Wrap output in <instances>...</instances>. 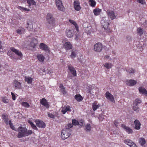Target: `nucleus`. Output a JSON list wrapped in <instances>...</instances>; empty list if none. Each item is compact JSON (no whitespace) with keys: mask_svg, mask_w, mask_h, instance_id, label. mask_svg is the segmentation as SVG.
Here are the masks:
<instances>
[{"mask_svg":"<svg viewBox=\"0 0 147 147\" xmlns=\"http://www.w3.org/2000/svg\"><path fill=\"white\" fill-rule=\"evenodd\" d=\"M91 126L90 124L87 123L84 129L86 131H90L91 130Z\"/></svg>","mask_w":147,"mask_h":147,"instance_id":"cd10ccee","label":"nucleus"},{"mask_svg":"<svg viewBox=\"0 0 147 147\" xmlns=\"http://www.w3.org/2000/svg\"><path fill=\"white\" fill-rule=\"evenodd\" d=\"M5 122V123L7 124L8 125L9 124V121H8V119H7V120H4Z\"/></svg>","mask_w":147,"mask_h":147,"instance_id":"680f3d73","label":"nucleus"},{"mask_svg":"<svg viewBox=\"0 0 147 147\" xmlns=\"http://www.w3.org/2000/svg\"><path fill=\"white\" fill-rule=\"evenodd\" d=\"M72 127V125L71 123L66 125L65 128L61 131V137L63 140L68 138L71 134V130L70 128Z\"/></svg>","mask_w":147,"mask_h":147,"instance_id":"f257e3e1","label":"nucleus"},{"mask_svg":"<svg viewBox=\"0 0 147 147\" xmlns=\"http://www.w3.org/2000/svg\"><path fill=\"white\" fill-rule=\"evenodd\" d=\"M9 125L10 127L12 128L13 130H15V128L14 127V126L13 125V124L11 123V120L9 121Z\"/></svg>","mask_w":147,"mask_h":147,"instance_id":"3c124183","label":"nucleus"},{"mask_svg":"<svg viewBox=\"0 0 147 147\" xmlns=\"http://www.w3.org/2000/svg\"><path fill=\"white\" fill-rule=\"evenodd\" d=\"M1 42L0 41V49H1Z\"/></svg>","mask_w":147,"mask_h":147,"instance_id":"338daca9","label":"nucleus"},{"mask_svg":"<svg viewBox=\"0 0 147 147\" xmlns=\"http://www.w3.org/2000/svg\"><path fill=\"white\" fill-rule=\"evenodd\" d=\"M137 1L138 2L142 4H144L145 3L144 0H137Z\"/></svg>","mask_w":147,"mask_h":147,"instance_id":"6e6d98bb","label":"nucleus"},{"mask_svg":"<svg viewBox=\"0 0 147 147\" xmlns=\"http://www.w3.org/2000/svg\"><path fill=\"white\" fill-rule=\"evenodd\" d=\"M74 31L73 30L67 29L66 30V35L69 38L72 37L73 35Z\"/></svg>","mask_w":147,"mask_h":147,"instance_id":"dca6fc26","label":"nucleus"},{"mask_svg":"<svg viewBox=\"0 0 147 147\" xmlns=\"http://www.w3.org/2000/svg\"><path fill=\"white\" fill-rule=\"evenodd\" d=\"M18 130L19 133L18 135V137L19 138L27 136L32 133V130H29L27 131V129L25 127H19L18 128Z\"/></svg>","mask_w":147,"mask_h":147,"instance_id":"f03ea898","label":"nucleus"},{"mask_svg":"<svg viewBox=\"0 0 147 147\" xmlns=\"http://www.w3.org/2000/svg\"><path fill=\"white\" fill-rule=\"evenodd\" d=\"M13 83L15 88L16 89H21V84L17 80H14L13 82Z\"/></svg>","mask_w":147,"mask_h":147,"instance_id":"a211bd4d","label":"nucleus"},{"mask_svg":"<svg viewBox=\"0 0 147 147\" xmlns=\"http://www.w3.org/2000/svg\"><path fill=\"white\" fill-rule=\"evenodd\" d=\"M104 66L107 69H109L111 68L112 66V64L111 63H106L104 65Z\"/></svg>","mask_w":147,"mask_h":147,"instance_id":"e433bc0d","label":"nucleus"},{"mask_svg":"<svg viewBox=\"0 0 147 147\" xmlns=\"http://www.w3.org/2000/svg\"><path fill=\"white\" fill-rule=\"evenodd\" d=\"M139 142L141 146H143L145 143L146 141L144 138H141L139 140Z\"/></svg>","mask_w":147,"mask_h":147,"instance_id":"72a5a7b5","label":"nucleus"},{"mask_svg":"<svg viewBox=\"0 0 147 147\" xmlns=\"http://www.w3.org/2000/svg\"><path fill=\"white\" fill-rule=\"evenodd\" d=\"M133 142L130 139H126L124 141V142L125 144H127L129 146L132 143H133Z\"/></svg>","mask_w":147,"mask_h":147,"instance_id":"7c9ffc66","label":"nucleus"},{"mask_svg":"<svg viewBox=\"0 0 147 147\" xmlns=\"http://www.w3.org/2000/svg\"><path fill=\"white\" fill-rule=\"evenodd\" d=\"M102 49V45L101 43L98 42L95 44L94 46L93 50L94 51L97 52H100Z\"/></svg>","mask_w":147,"mask_h":147,"instance_id":"20e7f679","label":"nucleus"},{"mask_svg":"<svg viewBox=\"0 0 147 147\" xmlns=\"http://www.w3.org/2000/svg\"><path fill=\"white\" fill-rule=\"evenodd\" d=\"M37 40L35 38H33L31 40L30 43V45L33 48H34L37 43Z\"/></svg>","mask_w":147,"mask_h":147,"instance_id":"4be33fe9","label":"nucleus"},{"mask_svg":"<svg viewBox=\"0 0 147 147\" xmlns=\"http://www.w3.org/2000/svg\"><path fill=\"white\" fill-rule=\"evenodd\" d=\"M109 21L108 20H106V18H104L101 21L102 26L104 28L105 30L108 32H110V30L108 28L109 24Z\"/></svg>","mask_w":147,"mask_h":147,"instance_id":"7ed1b4c3","label":"nucleus"},{"mask_svg":"<svg viewBox=\"0 0 147 147\" xmlns=\"http://www.w3.org/2000/svg\"><path fill=\"white\" fill-rule=\"evenodd\" d=\"M2 101L5 103H7L9 102V100L6 97L2 98Z\"/></svg>","mask_w":147,"mask_h":147,"instance_id":"37998d69","label":"nucleus"},{"mask_svg":"<svg viewBox=\"0 0 147 147\" xmlns=\"http://www.w3.org/2000/svg\"><path fill=\"white\" fill-rule=\"evenodd\" d=\"M75 99L78 101L80 102L82 101L83 98L80 94H76L75 96Z\"/></svg>","mask_w":147,"mask_h":147,"instance_id":"c85d7f7f","label":"nucleus"},{"mask_svg":"<svg viewBox=\"0 0 147 147\" xmlns=\"http://www.w3.org/2000/svg\"><path fill=\"white\" fill-rule=\"evenodd\" d=\"M109 55H106L105 57V58L106 59H108L109 58Z\"/></svg>","mask_w":147,"mask_h":147,"instance_id":"69168bd1","label":"nucleus"},{"mask_svg":"<svg viewBox=\"0 0 147 147\" xmlns=\"http://www.w3.org/2000/svg\"><path fill=\"white\" fill-rule=\"evenodd\" d=\"M33 78L30 77H25V80L28 84L31 83L32 81Z\"/></svg>","mask_w":147,"mask_h":147,"instance_id":"f704fd0d","label":"nucleus"},{"mask_svg":"<svg viewBox=\"0 0 147 147\" xmlns=\"http://www.w3.org/2000/svg\"><path fill=\"white\" fill-rule=\"evenodd\" d=\"M68 111H71L70 107L69 106H66L65 107L62 109L61 112L62 113L64 114Z\"/></svg>","mask_w":147,"mask_h":147,"instance_id":"b1692460","label":"nucleus"},{"mask_svg":"<svg viewBox=\"0 0 147 147\" xmlns=\"http://www.w3.org/2000/svg\"><path fill=\"white\" fill-rule=\"evenodd\" d=\"M101 11V9L99 8L95 9L93 10V13L95 16H98L100 14Z\"/></svg>","mask_w":147,"mask_h":147,"instance_id":"a878e982","label":"nucleus"},{"mask_svg":"<svg viewBox=\"0 0 147 147\" xmlns=\"http://www.w3.org/2000/svg\"><path fill=\"white\" fill-rule=\"evenodd\" d=\"M48 116L49 117L51 118L54 119L55 117V115H54L52 113H51L50 112L48 113Z\"/></svg>","mask_w":147,"mask_h":147,"instance_id":"a18cd8bd","label":"nucleus"},{"mask_svg":"<svg viewBox=\"0 0 147 147\" xmlns=\"http://www.w3.org/2000/svg\"><path fill=\"white\" fill-rule=\"evenodd\" d=\"M130 147H137V146H136V144L135 143H134V142L132 143V144L131 145H130Z\"/></svg>","mask_w":147,"mask_h":147,"instance_id":"13d9d810","label":"nucleus"},{"mask_svg":"<svg viewBox=\"0 0 147 147\" xmlns=\"http://www.w3.org/2000/svg\"><path fill=\"white\" fill-rule=\"evenodd\" d=\"M19 9L21 10H23L24 11H29L30 9H27L26 8H24L21 6H19Z\"/></svg>","mask_w":147,"mask_h":147,"instance_id":"de8ad7c7","label":"nucleus"},{"mask_svg":"<svg viewBox=\"0 0 147 147\" xmlns=\"http://www.w3.org/2000/svg\"><path fill=\"white\" fill-rule=\"evenodd\" d=\"M133 109L134 111L137 112H138L139 111V108L138 107V105H137L136 104L133 103Z\"/></svg>","mask_w":147,"mask_h":147,"instance_id":"c756f323","label":"nucleus"},{"mask_svg":"<svg viewBox=\"0 0 147 147\" xmlns=\"http://www.w3.org/2000/svg\"><path fill=\"white\" fill-rule=\"evenodd\" d=\"M37 57L38 60L41 62H43L44 61L45 57L42 54L38 55H37Z\"/></svg>","mask_w":147,"mask_h":147,"instance_id":"393cba45","label":"nucleus"},{"mask_svg":"<svg viewBox=\"0 0 147 147\" xmlns=\"http://www.w3.org/2000/svg\"><path fill=\"white\" fill-rule=\"evenodd\" d=\"M11 94L12 96V99L13 100H15L16 99V96L15 95L13 92H11Z\"/></svg>","mask_w":147,"mask_h":147,"instance_id":"4d7b16f0","label":"nucleus"},{"mask_svg":"<svg viewBox=\"0 0 147 147\" xmlns=\"http://www.w3.org/2000/svg\"><path fill=\"white\" fill-rule=\"evenodd\" d=\"M31 126L33 129L35 130H38V129L37 128L36 126L34 124L32 125H31Z\"/></svg>","mask_w":147,"mask_h":147,"instance_id":"bf43d9fd","label":"nucleus"},{"mask_svg":"<svg viewBox=\"0 0 147 147\" xmlns=\"http://www.w3.org/2000/svg\"><path fill=\"white\" fill-rule=\"evenodd\" d=\"M63 46L64 48L66 50H69L72 48V44L69 42H65L64 43Z\"/></svg>","mask_w":147,"mask_h":147,"instance_id":"9b49d317","label":"nucleus"},{"mask_svg":"<svg viewBox=\"0 0 147 147\" xmlns=\"http://www.w3.org/2000/svg\"><path fill=\"white\" fill-rule=\"evenodd\" d=\"M36 125L40 128H44L45 127V123L42 121L39 120H36Z\"/></svg>","mask_w":147,"mask_h":147,"instance_id":"6e6552de","label":"nucleus"},{"mask_svg":"<svg viewBox=\"0 0 147 147\" xmlns=\"http://www.w3.org/2000/svg\"><path fill=\"white\" fill-rule=\"evenodd\" d=\"M121 126L128 134H132L133 133L132 130L129 127L123 124H121Z\"/></svg>","mask_w":147,"mask_h":147,"instance_id":"9d476101","label":"nucleus"},{"mask_svg":"<svg viewBox=\"0 0 147 147\" xmlns=\"http://www.w3.org/2000/svg\"><path fill=\"white\" fill-rule=\"evenodd\" d=\"M139 91L140 93L143 94H146L147 91L143 87L139 88Z\"/></svg>","mask_w":147,"mask_h":147,"instance_id":"412c9836","label":"nucleus"},{"mask_svg":"<svg viewBox=\"0 0 147 147\" xmlns=\"http://www.w3.org/2000/svg\"><path fill=\"white\" fill-rule=\"evenodd\" d=\"M141 102L142 101L139 98H137L136 99L133 103L135 104H136L137 105H138V104L141 103Z\"/></svg>","mask_w":147,"mask_h":147,"instance_id":"58836bf2","label":"nucleus"},{"mask_svg":"<svg viewBox=\"0 0 147 147\" xmlns=\"http://www.w3.org/2000/svg\"><path fill=\"white\" fill-rule=\"evenodd\" d=\"M40 103L46 108H48L49 107V105L47 102L45 98H43L40 100Z\"/></svg>","mask_w":147,"mask_h":147,"instance_id":"f3484780","label":"nucleus"},{"mask_svg":"<svg viewBox=\"0 0 147 147\" xmlns=\"http://www.w3.org/2000/svg\"><path fill=\"white\" fill-rule=\"evenodd\" d=\"M47 22L51 24H53L55 22V20L53 15L50 13H48L47 17Z\"/></svg>","mask_w":147,"mask_h":147,"instance_id":"39448f33","label":"nucleus"},{"mask_svg":"<svg viewBox=\"0 0 147 147\" xmlns=\"http://www.w3.org/2000/svg\"><path fill=\"white\" fill-rule=\"evenodd\" d=\"M80 4V3L78 1H75L74 2V7L75 9L77 11L80 10L81 9Z\"/></svg>","mask_w":147,"mask_h":147,"instance_id":"f8f14e48","label":"nucleus"},{"mask_svg":"<svg viewBox=\"0 0 147 147\" xmlns=\"http://www.w3.org/2000/svg\"><path fill=\"white\" fill-rule=\"evenodd\" d=\"M92 92L91 90L89 91V93L90 94H91L92 95H94V94H96V93L98 92L99 89L98 88H95L94 89L92 90Z\"/></svg>","mask_w":147,"mask_h":147,"instance_id":"bb28decb","label":"nucleus"},{"mask_svg":"<svg viewBox=\"0 0 147 147\" xmlns=\"http://www.w3.org/2000/svg\"><path fill=\"white\" fill-rule=\"evenodd\" d=\"M28 123H29L31 125H32L33 124L32 122L30 120H28Z\"/></svg>","mask_w":147,"mask_h":147,"instance_id":"0e129e2a","label":"nucleus"},{"mask_svg":"<svg viewBox=\"0 0 147 147\" xmlns=\"http://www.w3.org/2000/svg\"><path fill=\"white\" fill-rule=\"evenodd\" d=\"M135 125V128L136 130H139L140 129L141 123L138 120H136L134 121Z\"/></svg>","mask_w":147,"mask_h":147,"instance_id":"aec40b11","label":"nucleus"},{"mask_svg":"<svg viewBox=\"0 0 147 147\" xmlns=\"http://www.w3.org/2000/svg\"><path fill=\"white\" fill-rule=\"evenodd\" d=\"M92 109L94 111L96 110L99 107V106L95 103H93L92 105Z\"/></svg>","mask_w":147,"mask_h":147,"instance_id":"a19ab883","label":"nucleus"},{"mask_svg":"<svg viewBox=\"0 0 147 147\" xmlns=\"http://www.w3.org/2000/svg\"><path fill=\"white\" fill-rule=\"evenodd\" d=\"M40 48L46 52H49V49L47 45L44 43H41L40 45Z\"/></svg>","mask_w":147,"mask_h":147,"instance_id":"4468645a","label":"nucleus"},{"mask_svg":"<svg viewBox=\"0 0 147 147\" xmlns=\"http://www.w3.org/2000/svg\"><path fill=\"white\" fill-rule=\"evenodd\" d=\"M103 118L102 117L101 118H100V119L101 120H103Z\"/></svg>","mask_w":147,"mask_h":147,"instance_id":"774afa93","label":"nucleus"},{"mask_svg":"<svg viewBox=\"0 0 147 147\" xmlns=\"http://www.w3.org/2000/svg\"><path fill=\"white\" fill-rule=\"evenodd\" d=\"M55 3L58 9L61 11H63L64 8L61 0H55Z\"/></svg>","mask_w":147,"mask_h":147,"instance_id":"423d86ee","label":"nucleus"},{"mask_svg":"<svg viewBox=\"0 0 147 147\" xmlns=\"http://www.w3.org/2000/svg\"><path fill=\"white\" fill-rule=\"evenodd\" d=\"M76 53L74 51H72L70 55V57L72 58H74L76 57Z\"/></svg>","mask_w":147,"mask_h":147,"instance_id":"603ef678","label":"nucleus"},{"mask_svg":"<svg viewBox=\"0 0 147 147\" xmlns=\"http://www.w3.org/2000/svg\"><path fill=\"white\" fill-rule=\"evenodd\" d=\"M27 1L29 4V6H30L31 5H36V2L33 0H27Z\"/></svg>","mask_w":147,"mask_h":147,"instance_id":"473e14b6","label":"nucleus"},{"mask_svg":"<svg viewBox=\"0 0 147 147\" xmlns=\"http://www.w3.org/2000/svg\"><path fill=\"white\" fill-rule=\"evenodd\" d=\"M27 26L26 27L28 30H30L32 29L33 26L31 22L30 21H27Z\"/></svg>","mask_w":147,"mask_h":147,"instance_id":"5701e85b","label":"nucleus"},{"mask_svg":"<svg viewBox=\"0 0 147 147\" xmlns=\"http://www.w3.org/2000/svg\"><path fill=\"white\" fill-rule=\"evenodd\" d=\"M78 121L74 119L72 120V124H71L72 125H78Z\"/></svg>","mask_w":147,"mask_h":147,"instance_id":"c03bdc74","label":"nucleus"},{"mask_svg":"<svg viewBox=\"0 0 147 147\" xmlns=\"http://www.w3.org/2000/svg\"><path fill=\"white\" fill-rule=\"evenodd\" d=\"M78 125H80V126H83L84 123V121L83 120H80L78 121Z\"/></svg>","mask_w":147,"mask_h":147,"instance_id":"49530a36","label":"nucleus"},{"mask_svg":"<svg viewBox=\"0 0 147 147\" xmlns=\"http://www.w3.org/2000/svg\"><path fill=\"white\" fill-rule=\"evenodd\" d=\"M126 71L127 72L129 73L130 74H134L135 72V70L133 68L131 69L130 72L127 69Z\"/></svg>","mask_w":147,"mask_h":147,"instance_id":"8fccbe9b","label":"nucleus"},{"mask_svg":"<svg viewBox=\"0 0 147 147\" xmlns=\"http://www.w3.org/2000/svg\"><path fill=\"white\" fill-rule=\"evenodd\" d=\"M137 32L140 36L142 35L143 33V30L141 28H138L137 30Z\"/></svg>","mask_w":147,"mask_h":147,"instance_id":"4c0bfd02","label":"nucleus"},{"mask_svg":"<svg viewBox=\"0 0 147 147\" xmlns=\"http://www.w3.org/2000/svg\"><path fill=\"white\" fill-rule=\"evenodd\" d=\"M24 32V29L23 28H22L20 29H18L16 30L17 32L20 34L23 33Z\"/></svg>","mask_w":147,"mask_h":147,"instance_id":"79ce46f5","label":"nucleus"},{"mask_svg":"<svg viewBox=\"0 0 147 147\" xmlns=\"http://www.w3.org/2000/svg\"><path fill=\"white\" fill-rule=\"evenodd\" d=\"M59 88L61 89V91L63 93V94H65L66 92L65 90V88L62 84H61L59 86Z\"/></svg>","mask_w":147,"mask_h":147,"instance_id":"2f4dec72","label":"nucleus"},{"mask_svg":"<svg viewBox=\"0 0 147 147\" xmlns=\"http://www.w3.org/2000/svg\"><path fill=\"white\" fill-rule=\"evenodd\" d=\"M11 50L13 52H14L17 55L20 57L22 56V53L18 50L15 49L13 47L11 48Z\"/></svg>","mask_w":147,"mask_h":147,"instance_id":"ddd939ff","label":"nucleus"},{"mask_svg":"<svg viewBox=\"0 0 147 147\" xmlns=\"http://www.w3.org/2000/svg\"><path fill=\"white\" fill-rule=\"evenodd\" d=\"M3 119L4 120H7L8 119V115L7 114H3L2 115Z\"/></svg>","mask_w":147,"mask_h":147,"instance_id":"09e8293b","label":"nucleus"},{"mask_svg":"<svg viewBox=\"0 0 147 147\" xmlns=\"http://www.w3.org/2000/svg\"><path fill=\"white\" fill-rule=\"evenodd\" d=\"M76 37L75 38V40L76 41H78L79 38V34L77 33L75 34Z\"/></svg>","mask_w":147,"mask_h":147,"instance_id":"864d4df0","label":"nucleus"},{"mask_svg":"<svg viewBox=\"0 0 147 147\" xmlns=\"http://www.w3.org/2000/svg\"><path fill=\"white\" fill-rule=\"evenodd\" d=\"M75 26V27L76 28V30L78 31V32L79 31V30H78V27L77 25V24Z\"/></svg>","mask_w":147,"mask_h":147,"instance_id":"e2e57ef3","label":"nucleus"},{"mask_svg":"<svg viewBox=\"0 0 147 147\" xmlns=\"http://www.w3.org/2000/svg\"><path fill=\"white\" fill-rule=\"evenodd\" d=\"M90 5L92 7H94L96 4V2L94 0H90L89 1Z\"/></svg>","mask_w":147,"mask_h":147,"instance_id":"ea45409f","label":"nucleus"},{"mask_svg":"<svg viewBox=\"0 0 147 147\" xmlns=\"http://www.w3.org/2000/svg\"><path fill=\"white\" fill-rule=\"evenodd\" d=\"M106 12L108 17L110 18L112 20L115 18L116 16L114 11L110 9H108Z\"/></svg>","mask_w":147,"mask_h":147,"instance_id":"0eeeda50","label":"nucleus"},{"mask_svg":"<svg viewBox=\"0 0 147 147\" xmlns=\"http://www.w3.org/2000/svg\"><path fill=\"white\" fill-rule=\"evenodd\" d=\"M21 104L24 107L27 108H28L30 106L29 104L26 102H21Z\"/></svg>","mask_w":147,"mask_h":147,"instance_id":"c9c22d12","label":"nucleus"},{"mask_svg":"<svg viewBox=\"0 0 147 147\" xmlns=\"http://www.w3.org/2000/svg\"><path fill=\"white\" fill-rule=\"evenodd\" d=\"M118 123L116 121H115L114 122V124L117 127H118Z\"/></svg>","mask_w":147,"mask_h":147,"instance_id":"052dcab7","label":"nucleus"},{"mask_svg":"<svg viewBox=\"0 0 147 147\" xmlns=\"http://www.w3.org/2000/svg\"><path fill=\"white\" fill-rule=\"evenodd\" d=\"M136 82V81L134 80H128L126 81V84L128 86H132L135 85Z\"/></svg>","mask_w":147,"mask_h":147,"instance_id":"6ab92c4d","label":"nucleus"},{"mask_svg":"<svg viewBox=\"0 0 147 147\" xmlns=\"http://www.w3.org/2000/svg\"><path fill=\"white\" fill-rule=\"evenodd\" d=\"M68 68L72 74L74 76H76V71L74 67L71 65L68 66Z\"/></svg>","mask_w":147,"mask_h":147,"instance_id":"2eb2a0df","label":"nucleus"},{"mask_svg":"<svg viewBox=\"0 0 147 147\" xmlns=\"http://www.w3.org/2000/svg\"><path fill=\"white\" fill-rule=\"evenodd\" d=\"M69 21L71 23L73 24L75 26L77 24L73 20H69Z\"/></svg>","mask_w":147,"mask_h":147,"instance_id":"5fc2aeb1","label":"nucleus"},{"mask_svg":"<svg viewBox=\"0 0 147 147\" xmlns=\"http://www.w3.org/2000/svg\"><path fill=\"white\" fill-rule=\"evenodd\" d=\"M105 97L107 98L112 102L114 101V99L113 96L109 92H106L105 94Z\"/></svg>","mask_w":147,"mask_h":147,"instance_id":"1a4fd4ad","label":"nucleus"}]
</instances>
